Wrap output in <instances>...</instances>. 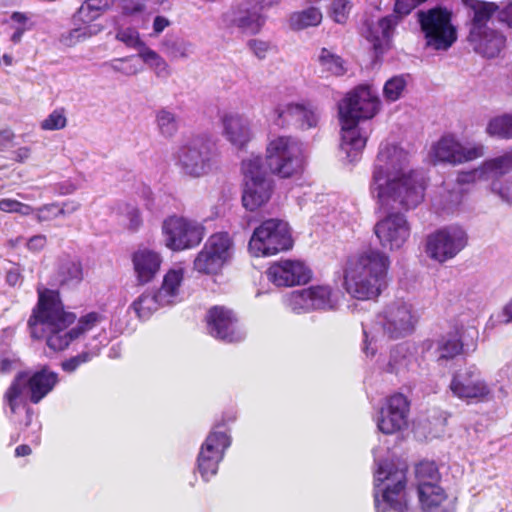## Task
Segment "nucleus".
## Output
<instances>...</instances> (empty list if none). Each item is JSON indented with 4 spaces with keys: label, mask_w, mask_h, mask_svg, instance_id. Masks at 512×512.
<instances>
[{
    "label": "nucleus",
    "mask_w": 512,
    "mask_h": 512,
    "mask_svg": "<svg viewBox=\"0 0 512 512\" xmlns=\"http://www.w3.org/2000/svg\"><path fill=\"white\" fill-rule=\"evenodd\" d=\"M37 291L38 303L28 321L30 334L35 339L45 338L47 346L54 351L66 349L100 320L99 314L91 312L81 317L75 327L67 330L75 322L76 315L64 309L57 291L46 288H38Z\"/></svg>",
    "instance_id": "nucleus-2"
},
{
    "label": "nucleus",
    "mask_w": 512,
    "mask_h": 512,
    "mask_svg": "<svg viewBox=\"0 0 512 512\" xmlns=\"http://www.w3.org/2000/svg\"><path fill=\"white\" fill-rule=\"evenodd\" d=\"M418 495L424 510H431L439 506L446 498L444 490L436 483L418 485Z\"/></svg>",
    "instance_id": "nucleus-40"
},
{
    "label": "nucleus",
    "mask_w": 512,
    "mask_h": 512,
    "mask_svg": "<svg viewBox=\"0 0 512 512\" xmlns=\"http://www.w3.org/2000/svg\"><path fill=\"white\" fill-rule=\"evenodd\" d=\"M397 23V17L389 15L368 28L366 38L373 44L376 53H382L389 46L393 30Z\"/></svg>",
    "instance_id": "nucleus-33"
},
{
    "label": "nucleus",
    "mask_w": 512,
    "mask_h": 512,
    "mask_svg": "<svg viewBox=\"0 0 512 512\" xmlns=\"http://www.w3.org/2000/svg\"><path fill=\"white\" fill-rule=\"evenodd\" d=\"M341 295L327 284L311 285L307 288L291 292L287 306L295 313L310 311H335L340 305Z\"/></svg>",
    "instance_id": "nucleus-12"
},
{
    "label": "nucleus",
    "mask_w": 512,
    "mask_h": 512,
    "mask_svg": "<svg viewBox=\"0 0 512 512\" xmlns=\"http://www.w3.org/2000/svg\"><path fill=\"white\" fill-rule=\"evenodd\" d=\"M266 162L272 173L290 177L303 169V145L290 136L273 137L266 147Z\"/></svg>",
    "instance_id": "nucleus-8"
},
{
    "label": "nucleus",
    "mask_w": 512,
    "mask_h": 512,
    "mask_svg": "<svg viewBox=\"0 0 512 512\" xmlns=\"http://www.w3.org/2000/svg\"><path fill=\"white\" fill-rule=\"evenodd\" d=\"M99 348H93L90 351H85L77 356L71 357L61 363V367L65 372H74L80 365L89 362L99 354Z\"/></svg>",
    "instance_id": "nucleus-52"
},
{
    "label": "nucleus",
    "mask_w": 512,
    "mask_h": 512,
    "mask_svg": "<svg viewBox=\"0 0 512 512\" xmlns=\"http://www.w3.org/2000/svg\"><path fill=\"white\" fill-rule=\"evenodd\" d=\"M230 444L226 427L215 425L202 443L197 457V468L205 481L217 474L219 463Z\"/></svg>",
    "instance_id": "nucleus-18"
},
{
    "label": "nucleus",
    "mask_w": 512,
    "mask_h": 512,
    "mask_svg": "<svg viewBox=\"0 0 512 512\" xmlns=\"http://www.w3.org/2000/svg\"><path fill=\"white\" fill-rule=\"evenodd\" d=\"M379 110V97L368 85L355 87L338 103L340 148L349 161L358 158L368 139V133L360 127V122L372 119Z\"/></svg>",
    "instance_id": "nucleus-3"
},
{
    "label": "nucleus",
    "mask_w": 512,
    "mask_h": 512,
    "mask_svg": "<svg viewBox=\"0 0 512 512\" xmlns=\"http://www.w3.org/2000/svg\"><path fill=\"white\" fill-rule=\"evenodd\" d=\"M185 270L182 267L169 269L162 281L161 287L156 291L162 305H174L181 300V287Z\"/></svg>",
    "instance_id": "nucleus-30"
},
{
    "label": "nucleus",
    "mask_w": 512,
    "mask_h": 512,
    "mask_svg": "<svg viewBox=\"0 0 512 512\" xmlns=\"http://www.w3.org/2000/svg\"><path fill=\"white\" fill-rule=\"evenodd\" d=\"M116 39L123 42L126 46L139 48L146 46L140 39L139 32L134 28H122L116 33Z\"/></svg>",
    "instance_id": "nucleus-54"
},
{
    "label": "nucleus",
    "mask_w": 512,
    "mask_h": 512,
    "mask_svg": "<svg viewBox=\"0 0 512 512\" xmlns=\"http://www.w3.org/2000/svg\"><path fill=\"white\" fill-rule=\"evenodd\" d=\"M481 180H488L485 177L482 165L476 169L459 173L457 176L456 184L459 187H462L463 185L473 184Z\"/></svg>",
    "instance_id": "nucleus-56"
},
{
    "label": "nucleus",
    "mask_w": 512,
    "mask_h": 512,
    "mask_svg": "<svg viewBox=\"0 0 512 512\" xmlns=\"http://www.w3.org/2000/svg\"><path fill=\"white\" fill-rule=\"evenodd\" d=\"M505 40L503 34L491 28H486L478 33L469 32L468 35V42L475 52L488 58L495 57L500 53L505 45Z\"/></svg>",
    "instance_id": "nucleus-27"
},
{
    "label": "nucleus",
    "mask_w": 512,
    "mask_h": 512,
    "mask_svg": "<svg viewBox=\"0 0 512 512\" xmlns=\"http://www.w3.org/2000/svg\"><path fill=\"white\" fill-rule=\"evenodd\" d=\"M110 66L115 72H120L127 76L135 75L142 70L140 62L133 56L115 59L111 62Z\"/></svg>",
    "instance_id": "nucleus-50"
},
{
    "label": "nucleus",
    "mask_w": 512,
    "mask_h": 512,
    "mask_svg": "<svg viewBox=\"0 0 512 512\" xmlns=\"http://www.w3.org/2000/svg\"><path fill=\"white\" fill-rule=\"evenodd\" d=\"M418 367V359L415 352L407 344H399L394 347L387 364L383 367L386 372L406 374L415 371Z\"/></svg>",
    "instance_id": "nucleus-31"
},
{
    "label": "nucleus",
    "mask_w": 512,
    "mask_h": 512,
    "mask_svg": "<svg viewBox=\"0 0 512 512\" xmlns=\"http://www.w3.org/2000/svg\"><path fill=\"white\" fill-rule=\"evenodd\" d=\"M58 382L57 373L47 367L29 374L20 373L16 376L4 395V401L12 415L20 412L25 414V425L32 426V442L39 443L40 424L32 422V410L27 407V399L37 404L48 395Z\"/></svg>",
    "instance_id": "nucleus-5"
},
{
    "label": "nucleus",
    "mask_w": 512,
    "mask_h": 512,
    "mask_svg": "<svg viewBox=\"0 0 512 512\" xmlns=\"http://www.w3.org/2000/svg\"><path fill=\"white\" fill-rule=\"evenodd\" d=\"M289 226L278 219H268L255 228L248 249L255 257L275 255L292 247Z\"/></svg>",
    "instance_id": "nucleus-11"
},
{
    "label": "nucleus",
    "mask_w": 512,
    "mask_h": 512,
    "mask_svg": "<svg viewBox=\"0 0 512 512\" xmlns=\"http://www.w3.org/2000/svg\"><path fill=\"white\" fill-rule=\"evenodd\" d=\"M162 234L168 249L183 251L200 244L205 235V228L195 220L171 216L163 221Z\"/></svg>",
    "instance_id": "nucleus-15"
},
{
    "label": "nucleus",
    "mask_w": 512,
    "mask_h": 512,
    "mask_svg": "<svg viewBox=\"0 0 512 512\" xmlns=\"http://www.w3.org/2000/svg\"><path fill=\"white\" fill-rule=\"evenodd\" d=\"M67 125V117L63 108L53 110L44 120L40 127L45 131L61 130Z\"/></svg>",
    "instance_id": "nucleus-49"
},
{
    "label": "nucleus",
    "mask_w": 512,
    "mask_h": 512,
    "mask_svg": "<svg viewBox=\"0 0 512 512\" xmlns=\"http://www.w3.org/2000/svg\"><path fill=\"white\" fill-rule=\"evenodd\" d=\"M463 5L469 9L470 18L469 32L478 33L488 27V22L493 16L497 17L498 4L482 0H462Z\"/></svg>",
    "instance_id": "nucleus-29"
},
{
    "label": "nucleus",
    "mask_w": 512,
    "mask_h": 512,
    "mask_svg": "<svg viewBox=\"0 0 512 512\" xmlns=\"http://www.w3.org/2000/svg\"><path fill=\"white\" fill-rule=\"evenodd\" d=\"M121 212L124 214V216L127 218L128 223L127 227L128 229L135 231L137 230L140 225L142 224V219L140 216V212L138 208H136L133 205L130 204H124L120 207Z\"/></svg>",
    "instance_id": "nucleus-58"
},
{
    "label": "nucleus",
    "mask_w": 512,
    "mask_h": 512,
    "mask_svg": "<svg viewBox=\"0 0 512 512\" xmlns=\"http://www.w3.org/2000/svg\"><path fill=\"white\" fill-rule=\"evenodd\" d=\"M170 25L171 22L167 17L158 15L153 20V33L159 35Z\"/></svg>",
    "instance_id": "nucleus-64"
},
{
    "label": "nucleus",
    "mask_w": 512,
    "mask_h": 512,
    "mask_svg": "<svg viewBox=\"0 0 512 512\" xmlns=\"http://www.w3.org/2000/svg\"><path fill=\"white\" fill-rule=\"evenodd\" d=\"M418 485L422 483H436L439 480V472L434 462H421L416 468Z\"/></svg>",
    "instance_id": "nucleus-51"
},
{
    "label": "nucleus",
    "mask_w": 512,
    "mask_h": 512,
    "mask_svg": "<svg viewBox=\"0 0 512 512\" xmlns=\"http://www.w3.org/2000/svg\"><path fill=\"white\" fill-rule=\"evenodd\" d=\"M485 146L478 142L462 143L453 134L442 136L431 147L430 157L435 163L460 165L483 157Z\"/></svg>",
    "instance_id": "nucleus-16"
},
{
    "label": "nucleus",
    "mask_w": 512,
    "mask_h": 512,
    "mask_svg": "<svg viewBox=\"0 0 512 512\" xmlns=\"http://www.w3.org/2000/svg\"><path fill=\"white\" fill-rule=\"evenodd\" d=\"M118 7L125 16H136L146 9L144 0H119Z\"/></svg>",
    "instance_id": "nucleus-57"
},
{
    "label": "nucleus",
    "mask_w": 512,
    "mask_h": 512,
    "mask_svg": "<svg viewBox=\"0 0 512 512\" xmlns=\"http://www.w3.org/2000/svg\"><path fill=\"white\" fill-rule=\"evenodd\" d=\"M320 116L319 107L310 101L279 104L273 110V119L277 125L284 126L293 122L302 130L315 128Z\"/></svg>",
    "instance_id": "nucleus-21"
},
{
    "label": "nucleus",
    "mask_w": 512,
    "mask_h": 512,
    "mask_svg": "<svg viewBox=\"0 0 512 512\" xmlns=\"http://www.w3.org/2000/svg\"><path fill=\"white\" fill-rule=\"evenodd\" d=\"M425 45L435 51H447L457 40V29L452 24L451 13L440 7L417 13Z\"/></svg>",
    "instance_id": "nucleus-9"
},
{
    "label": "nucleus",
    "mask_w": 512,
    "mask_h": 512,
    "mask_svg": "<svg viewBox=\"0 0 512 512\" xmlns=\"http://www.w3.org/2000/svg\"><path fill=\"white\" fill-rule=\"evenodd\" d=\"M390 258L377 248L351 255L344 269V288L358 300L377 299L387 286Z\"/></svg>",
    "instance_id": "nucleus-4"
},
{
    "label": "nucleus",
    "mask_w": 512,
    "mask_h": 512,
    "mask_svg": "<svg viewBox=\"0 0 512 512\" xmlns=\"http://www.w3.org/2000/svg\"><path fill=\"white\" fill-rule=\"evenodd\" d=\"M222 136L234 148L244 150L254 138L251 120L244 114L225 111L220 115Z\"/></svg>",
    "instance_id": "nucleus-23"
},
{
    "label": "nucleus",
    "mask_w": 512,
    "mask_h": 512,
    "mask_svg": "<svg viewBox=\"0 0 512 512\" xmlns=\"http://www.w3.org/2000/svg\"><path fill=\"white\" fill-rule=\"evenodd\" d=\"M319 62L323 70L332 75L341 76L346 72V68L341 57L326 48L321 50Z\"/></svg>",
    "instance_id": "nucleus-45"
},
{
    "label": "nucleus",
    "mask_w": 512,
    "mask_h": 512,
    "mask_svg": "<svg viewBox=\"0 0 512 512\" xmlns=\"http://www.w3.org/2000/svg\"><path fill=\"white\" fill-rule=\"evenodd\" d=\"M463 350V343L461 340V330L456 329L453 332L443 335L437 341L436 355L437 362L451 360L459 355Z\"/></svg>",
    "instance_id": "nucleus-35"
},
{
    "label": "nucleus",
    "mask_w": 512,
    "mask_h": 512,
    "mask_svg": "<svg viewBox=\"0 0 512 512\" xmlns=\"http://www.w3.org/2000/svg\"><path fill=\"white\" fill-rule=\"evenodd\" d=\"M270 180L243 183L242 203L250 211H255L268 202L271 197Z\"/></svg>",
    "instance_id": "nucleus-32"
},
{
    "label": "nucleus",
    "mask_w": 512,
    "mask_h": 512,
    "mask_svg": "<svg viewBox=\"0 0 512 512\" xmlns=\"http://www.w3.org/2000/svg\"><path fill=\"white\" fill-rule=\"evenodd\" d=\"M64 213L57 203L45 204L36 208L35 217L38 222L51 221Z\"/></svg>",
    "instance_id": "nucleus-55"
},
{
    "label": "nucleus",
    "mask_w": 512,
    "mask_h": 512,
    "mask_svg": "<svg viewBox=\"0 0 512 512\" xmlns=\"http://www.w3.org/2000/svg\"><path fill=\"white\" fill-rule=\"evenodd\" d=\"M74 24V28L63 33L60 36V42L68 47H72L80 42H83L101 31V26L98 24L80 23Z\"/></svg>",
    "instance_id": "nucleus-37"
},
{
    "label": "nucleus",
    "mask_w": 512,
    "mask_h": 512,
    "mask_svg": "<svg viewBox=\"0 0 512 512\" xmlns=\"http://www.w3.org/2000/svg\"><path fill=\"white\" fill-rule=\"evenodd\" d=\"M158 299V293L146 290L138 296L131 304L130 309L140 319H148L160 307H164Z\"/></svg>",
    "instance_id": "nucleus-36"
},
{
    "label": "nucleus",
    "mask_w": 512,
    "mask_h": 512,
    "mask_svg": "<svg viewBox=\"0 0 512 512\" xmlns=\"http://www.w3.org/2000/svg\"><path fill=\"white\" fill-rule=\"evenodd\" d=\"M448 389L454 397L468 403L488 402L494 398L491 385L487 383L480 369L475 365L455 372Z\"/></svg>",
    "instance_id": "nucleus-14"
},
{
    "label": "nucleus",
    "mask_w": 512,
    "mask_h": 512,
    "mask_svg": "<svg viewBox=\"0 0 512 512\" xmlns=\"http://www.w3.org/2000/svg\"><path fill=\"white\" fill-rule=\"evenodd\" d=\"M11 21V28L14 30L11 35V41L17 44L21 41L23 34L32 29L33 23L26 14L21 12H14L11 15Z\"/></svg>",
    "instance_id": "nucleus-46"
},
{
    "label": "nucleus",
    "mask_w": 512,
    "mask_h": 512,
    "mask_svg": "<svg viewBox=\"0 0 512 512\" xmlns=\"http://www.w3.org/2000/svg\"><path fill=\"white\" fill-rule=\"evenodd\" d=\"M322 21V12L316 7H309L290 15L289 23L293 29L301 30L311 26H317Z\"/></svg>",
    "instance_id": "nucleus-42"
},
{
    "label": "nucleus",
    "mask_w": 512,
    "mask_h": 512,
    "mask_svg": "<svg viewBox=\"0 0 512 512\" xmlns=\"http://www.w3.org/2000/svg\"><path fill=\"white\" fill-rule=\"evenodd\" d=\"M46 244H47L46 236L42 235V234H38V235L32 236L27 241L26 245L30 251L38 252V251H41L46 246Z\"/></svg>",
    "instance_id": "nucleus-63"
},
{
    "label": "nucleus",
    "mask_w": 512,
    "mask_h": 512,
    "mask_svg": "<svg viewBox=\"0 0 512 512\" xmlns=\"http://www.w3.org/2000/svg\"><path fill=\"white\" fill-rule=\"evenodd\" d=\"M423 3L422 0H396L394 11L400 16L408 15L415 7Z\"/></svg>",
    "instance_id": "nucleus-61"
},
{
    "label": "nucleus",
    "mask_w": 512,
    "mask_h": 512,
    "mask_svg": "<svg viewBox=\"0 0 512 512\" xmlns=\"http://www.w3.org/2000/svg\"><path fill=\"white\" fill-rule=\"evenodd\" d=\"M222 21L233 25L243 33L258 34L263 28L266 18L260 13L256 5L249 1L237 3L222 15Z\"/></svg>",
    "instance_id": "nucleus-24"
},
{
    "label": "nucleus",
    "mask_w": 512,
    "mask_h": 512,
    "mask_svg": "<svg viewBox=\"0 0 512 512\" xmlns=\"http://www.w3.org/2000/svg\"><path fill=\"white\" fill-rule=\"evenodd\" d=\"M115 4V0H85L73 15V22L92 24L105 12L111 10Z\"/></svg>",
    "instance_id": "nucleus-34"
},
{
    "label": "nucleus",
    "mask_w": 512,
    "mask_h": 512,
    "mask_svg": "<svg viewBox=\"0 0 512 512\" xmlns=\"http://www.w3.org/2000/svg\"><path fill=\"white\" fill-rule=\"evenodd\" d=\"M417 322L412 305L402 299L387 304L375 318L374 330H381L389 338H400L410 334Z\"/></svg>",
    "instance_id": "nucleus-13"
},
{
    "label": "nucleus",
    "mask_w": 512,
    "mask_h": 512,
    "mask_svg": "<svg viewBox=\"0 0 512 512\" xmlns=\"http://www.w3.org/2000/svg\"><path fill=\"white\" fill-rule=\"evenodd\" d=\"M235 244L228 232L213 233L193 261V268L200 274L217 275L234 256Z\"/></svg>",
    "instance_id": "nucleus-10"
},
{
    "label": "nucleus",
    "mask_w": 512,
    "mask_h": 512,
    "mask_svg": "<svg viewBox=\"0 0 512 512\" xmlns=\"http://www.w3.org/2000/svg\"><path fill=\"white\" fill-rule=\"evenodd\" d=\"M498 6L499 9L496 12L497 19L507 26L512 27V3H500Z\"/></svg>",
    "instance_id": "nucleus-62"
},
{
    "label": "nucleus",
    "mask_w": 512,
    "mask_h": 512,
    "mask_svg": "<svg viewBox=\"0 0 512 512\" xmlns=\"http://www.w3.org/2000/svg\"><path fill=\"white\" fill-rule=\"evenodd\" d=\"M133 271L141 285L150 283L159 273L163 258L160 252L149 247H138L131 255Z\"/></svg>",
    "instance_id": "nucleus-26"
},
{
    "label": "nucleus",
    "mask_w": 512,
    "mask_h": 512,
    "mask_svg": "<svg viewBox=\"0 0 512 512\" xmlns=\"http://www.w3.org/2000/svg\"><path fill=\"white\" fill-rule=\"evenodd\" d=\"M267 278L278 287H291L306 283L311 278L310 269L299 260H281L267 269Z\"/></svg>",
    "instance_id": "nucleus-25"
},
{
    "label": "nucleus",
    "mask_w": 512,
    "mask_h": 512,
    "mask_svg": "<svg viewBox=\"0 0 512 512\" xmlns=\"http://www.w3.org/2000/svg\"><path fill=\"white\" fill-rule=\"evenodd\" d=\"M374 234L383 249L398 251L408 242L411 225L404 214L391 212L376 222Z\"/></svg>",
    "instance_id": "nucleus-19"
},
{
    "label": "nucleus",
    "mask_w": 512,
    "mask_h": 512,
    "mask_svg": "<svg viewBox=\"0 0 512 512\" xmlns=\"http://www.w3.org/2000/svg\"><path fill=\"white\" fill-rule=\"evenodd\" d=\"M407 161V153L395 145L380 148L370 190L381 208L411 209L423 201L424 179L407 168Z\"/></svg>",
    "instance_id": "nucleus-1"
},
{
    "label": "nucleus",
    "mask_w": 512,
    "mask_h": 512,
    "mask_svg": "<svg viewBox=\"0 0 512 512\" xmlns=\"http://www.w3.org/2000/svg\"><path fill=\"white\" fill-rule=\"evenodd\" d=\"M374 506L376 512H407L406 469L380 461L374 451Z\"/></svg>",
    "instance_id": "nucleus-6"
},
{
    "label": "nucleus",
    "mask_w": 512,
    "mask_h": 512,
    "mask_svg": "<svg viewBox=\"0 0 512 512\" xmlns=\"http://www.w3.org/2000/svg\"><path fill=\"white\" fill-rule=\"evenodd\" d=\"M138 56L142 61L147 64L158 77H168L170 69L167 62L154 50L143 46Z\"/></svg>",
    "instance_id": "nucleus-44"
},
{
    "label": "nucleus",
    "mask_w": 512,
    "mask_h": 512,
    "mask_svg": "<svg viewBox=\"0 0 512 512\" xmlns=\"http://www.w3.org/2000/svg\"><path fill=\"white\" fill-rule=\"evenodd\" d=\"M486 133L491 137L512 139V114L492 118L487 124Z\"/></svg>",
    "instance_id": "nucleus-43"
},
{
    "label": "nucleus",
    "mask_w": 512,
    "mask_h": 512,
    "mask_svg": "<svg viewBox=\"0 0 512 512\" xmlns=\"http://www.w3.org/2000/svg\"><path fill=\"white\" fill-rule=\"evenodd\" d=\"M491 190L503 201L512 203V177L507 179L505 182L493 181Z\"/></svg>",
    "instance_id": "nucleus-59"
},
{
    "label": "nucleus",
    "mask_w": 512,
    "mask_h": 512,
    "mask_svg": "<svg viewBox=\"0 0 512 512\" xmlns=\"http://www.w3.org/2000/svg\"><path fill=\"white\" fill-rule=\"evenodd\" d=\"M352 3L349 0H333L330 7V15L337 23L343 24L348 19Z\"/></svg>",
    "instance_id": "nucleus-53"
},
{
    "label": "nucleus",
    "mask_w": 512,
    "mask_h": 512,
    "mask_svg": "<svg viewBox=\"0 0 512 512\" xmlns=\"http://www.w3.org/2000/svg\"><path fill=\"white\" fill-rule=\"evenodd\" d=\"M463 198V190L459 188L458 190L445 191L441 194V198L438 201H435L434 205L442 211L452 212L462 201Z\"/></svg>",
    "instance_id": "nucleus-48"
},
{
    "label": "nucleus",
    "mask_w": 512,
    "mask_h": 512,
    "mask_svg": "<svg viewBox=\"0 0 512 512\" xmlns=\"http://www.w3.org/2000/svg\"><path fill=\"white\" fill-rule=\"evenodd\" d=\"M487 179L500 177L512 170V150L485 160L482 164Z\"/></svg>",
    "instance_id": "nucleus-41"
},
{
    "label": "nucleus",
    "mask_w": 512,
    "mask_h": 512,
    "mask_svg": "<svg viewBox=\"0 0 512 512\" xmlns=\"http://www.w3.org/2000/svg\"><path fill=\"white\" fill-rule=\"evenodd\" d=\"M241 171L243 183L269 180L267 178V169L263 164L262 157L259 155L252 154L244 159L241 164Z\"/></svg>",
    "instance_id": "nucleus-39"
},
{
    "label": "nucleus",
    "mask_w": 512,
    "mask_h": 512,
    "mask_svg": "<svg viewBox=\"0 0 512 512\" xmlns=\"http://www.w3.org/2000/svg\"><path fill=\"white\" fill-rule=\"evenodd\" d=\"M410 402L402 393L386 397L379 409L375 422L378 430L386 435L397 433L408 425Z\"/></svg>",
    "instance_id": "nucleus-20"
},
{
    "label": "nucleus",
    "mask_w": 512,
    "mask_h": 512,
    "mask_svg": "<svg viewBox=\"0 0 512 512\" xmlns=\"http://www.w3.org/2000/svg\"><path fill=\"white\" fill-rule=\"evenodd\" d=\"M83 280L81 262L70 255L64 254L57 258L53 282L59 286H76Z\"/></svg>",
    "instance_id": "nucleus-28"
},
{
    "label": "nucleus",
    "mask_w": 512,
    "mask_h": 512,
    "mask_svg": "<svg viewBox=\"0 0 512 512\" xmlns=\"http://www.w3.org/2000/svg\"><path fill=\"white\" fill-rule=\"evenodd\" d=\"M468 243V235L460 226H448L427 237L425 252L429 258L439 263L454 258Z\"/></svg>",
    "instance_id": "nucleus-17"
},
{
    "label": "nucleus",
    "mask_w": 512,
    "mask_h": 512,
    "mask_svg": "<svg viewBox=\"0 0 512 512\" xmlns=\"http://www.w3.org/2000/svg\"><path fill=\"white\" fill-rule=\"evenodd\" d=\"M155 124L158 133L165 139H172L180 127L178 116L168 108H161L156 111Z\"/></svg>",
    "instance_id": "nucleus-38"
},
{
    "label": "nucleus",
    "mask_w": 512,
    "mask_h": 512,
    "mask_svg": "<svg viewBox=\"0 0 512 512\" xmlns=\"http://www.w3.org/2000/svg\"><path fill=\"white\" fill-rule=\"evenodd\" d=\"M247 46L249 50L258 58L264 59L271 50V44L268 41L261 39H251L248 41Z\"/></svg>",
    "instance_id": "nucleus-60"
},
{
    "label": "nucleus",
    "mask_w": 512,
    "mask_h": 512,
    "mask_svg": "<svg viewBox=\"0 0 512 512\" xmlns=\"http://www.w3.org/2000/svg\"><path fill=\"white\" fill-rule=\"evenodd\" d=\"M215 144L204 136L193 137L180 144L173 152L175 166L190 178H200L217 167Z\"/></svg>",
    "instance_id": "nucleus-7"
},
{
    "label": "nucleus",
    "mask_w": 512,
    "mask_h": 512,
    "mask_svg": "<svg viewBox=\"0 0 512 512\" xmlns=\"http://www.w3.org/2000/svg\"><path fill=\"white\" fill-rule=\"evenodd\" d=\"M208 333L219 340L233 343L245 338V332L239 327L236 315L223 306H214L206 315Z\"/></svg>",
    "instance_id": "nucleus-22"
},
{
    "label": "nucleus",
    "mask_w": 512,
    "mask_h": 512,
    "mask_svg": "<svg viewBox=\"0 0 512 512\" xmlns=\"http://www.w3.org/2000/svg\"><path fill=\"white\" fill-rule=\"evenodd\" d=\"M407 86V81L404 76H394L386 81L383 94L384 98L389 102L398 100Z\"/></svg>",
    "instance_id": "nucleus-47"
}]
</instances>
